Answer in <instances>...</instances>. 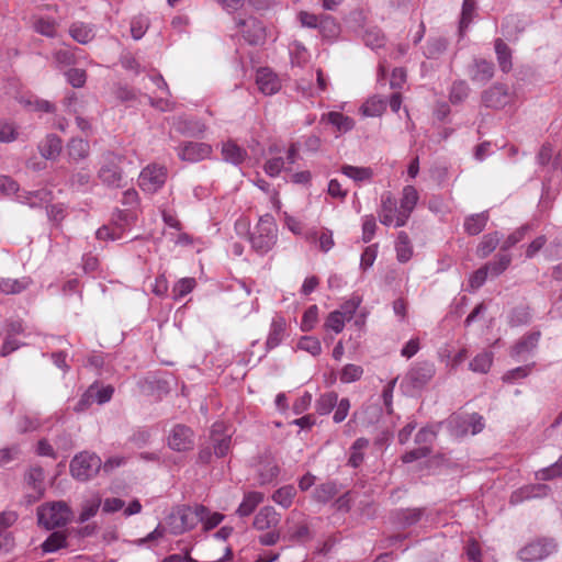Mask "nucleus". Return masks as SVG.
I'll list each match as a JSON object with an SVG mask.
<instances>
[{
	"label": "nucleus",
	"instance_id": "1",
	"mask_svg": "<svg viewBox=\"0 0 562 562\" xmlns=\"http://www.w3.org/2000/svg\"><path fill=\"white\" fill-rule=\"evenodd\" d=\"M278 240V226L272 215L265 214L249 234L251 248L259 255L269 252Z\"/></svg>",
	"mask_w": 562,
	"mask_h": 562
},
{
	"label": "nucleus",
	"instance_id": "2",
	"mask_svg": "<svg viewBox=\"0 0 562 562\" xmlns=\"http://www.w3.org/2000/svg\"><path fill=\"white\" fill-rule=\"evenodd\" d=\"M37 521L47 530L66 526L72 518V510L63 501L45 503L37 508Z\"/></svg>",
	"mask_w": 562,
	"mask_h": 562
},
{
	"label": "nucleus",
	"instance_id": "3",
	"mask_svg": "<svg viewBox=\"0 0 562 562\" xmlns=\"http://www.w3.org/2000/svg\"><path fill=\"white\" fill-rule=\"evenodd\" d=\"M101 468L102 461L100 457L87 451L76 454L69 465L71 476L81 482L94 477Z\"/></svg>",
	"mask_w": 562,
	"mask_h": 562
},
{
	"label": "nucleus",
	"instance_id": "4",
	"mask_svg": "<svg viewBox=\"0 0 562 562\" xmlns=\"http://www.w3.org/2000/svg\"><path fill=\"white\" fill-rule=\"evenodd\" d=\"M123 157L114 153H106L103 155L102 165L98 171L100 181L109 188H123L124 176L121 168Z\"/></svg>",
	"mask_w": 562,
	"mask_h": 562
},
{
	"label": "nucleus",
	"instance_id": "5",
	"mask_svg": "<svg viewBox=\"0 0 562 562\" xmlns=\"http://www.w3.org/2000/svg\"><path fill=\"white\" fill-rule=\"evenodd\" d=\"M435 373L436 368L432 362H415L405 374L402 385L411 391H419L432 380Z\"/></svg>",
	"mask_w": 562,
	"mask_h": 562
},
{
	"label": "nucleus",
	"instance_id": "6",
	"mask_svg": "<svg viewBox=\"0 0 562 562\" xmlns=\"http://www.w3.org/2000/svg\"><path fill=\"white\" fill-rule=\"evenodd\" d=\"M167 169L158 165L144 168L138 178V186L148 193L157 192L166 182Z\"/></svg>",
	"mask_w": 562,
	"mask_h": 562
},
{
	"label": "nucleus",
	"instance_id": "7",
	"mask_svg": "<svg viewBox=\"0 0 562 562\" xmlns=\"http://www.w3.org/2000/svg\"><path fill=\"white\" fill-rule=\"evenodd\" d=\"M481 100L484 106L498 110L510 102L512 94L506 85L494 83L482 92Z\"/></svg>",
	"mask_w": 562,
	"mask_h": 562
},
{
	"label": "nucleus",
	"instance_id": "8",
	"mask_svg": "<svg viewBox=\"0 0 562 562\" xmlns=\"http://www.w3.org/2000/svg\"><path fill=\"white\" fill-rule=\"evenodd\" d=\"M554 549L555 543L552 540L539 539L520 549L519 558L525 562H535L547 558Z\"/></svg>",
	"mask_w": 562,
	"mask_h": 562
},
{
	"label": "nucleus",
	"instance_id": "9",
	"mask_svg": "<svg viewBox=\"0 0 562 562\" xmlns=\"http://www.w3.org/2000/svg\"><path fill=\"white\" fill-rule=\"evenodd\" d=\"M177 150L179 158L188 162L201 161L212 154L211 145L198 142H184L178 146Z\"/></svg>",
	"mask_w": 562,
	"mask_h": 562
},
{
	"label": "nucleus",
	"instance_id": "10",
	"mask_svg": "<svg viewBox=\"0 0 562 562\" xmlns=\"http://www.w3.org/2000/svg\"><path fill=\"white\" fill-rule=\"evenodd\" d=\"M168 445L172 450L187 451L193 448V431L186 425H176L168 437Z\"/></svg>",
	"mask_w": 562,
	"mask_h": 562
},
{
	"label": "nucleus",
	"instance_id": "11",
	"mask_svg": "<svg viewBox=\"0 0 562 562\" xmlns=\"http://www.w3.org/2000/svg\"><path fill=\"white\" fill-rule=\"evenodd\" d=\"M418 201V193L413 186H406L403 189V195L401 199V205L398 210V215L396 216L395 227L404 226L412 212L414 211Z\"/></svg>",
	"mask_w": 562,
	"mask_h": 562
},
{
	"label": "nucleus",
	"instance_id": "12",
	"mask_svg": "<svg viewBox=\"0 0 562 562\" xmlns=\"http://www.w3.org/2000/svg\"><path fill=\"white\" fill-rule=\"evenodd\" d=\"M468 75L473 82L485 85L494 76V64L484 58H474L468 65Z\"/></svg>",
	"mask_w": 562,
	"mask_h": 562
},
{
	"label": "nucleus",
	"instance_id": "13",
	"mask_svg": "<svg viewBox=\"0 0 562 562\" xmlns=\"http://www.w3.org/2000/svg\"><path fill=\"white\" fill-rule=\"evenodd\" d=\"M238 25L243 26V37L250 45H259L265 42L266 29L261 21L255 18H249L247 20H240Z\"/></svg>",
	"mask_w": 562,
	"mask_h": 562
},
{
	"label": "nucleus",
	"instance_id": "14",
	"mask_svg": "<svg viewBox=\"0 0 562 562\" xmlns=\"http://www.w3.org/2000/svg\"><path fill=\"white\" fill-rule=\"evenodd\" d=\"M45 473L41 467H31L24 474L25 485L33 491L30 495L34 501L40 499L45 492Z\"/></svg>",
	"mask_w": 562,
	"mask_h": 562
},
{
	"label": "nucleus",
	"instance_id": "15",
	"mask_svg": "<svg viewBox=\"0 0 562 562\" xmlns=\"http://www.w3.org/2000/svg\"><path fill=\"white\" fill-rule=\"evenodd\" d=\"M256 83L258 89L266 95L274 94L281 88L278 76L269 68H260L257 70Z\"/></svg>",
	"mask_w": 562,
	"mask_h": 562
},
{
	"label": "nucleus",
	"instance_id": "16",
	"mask_svg": "<svg viewBox=\"0 0 562 562\" xmlns=\"http://www.w3.org/2000/svg\"><path fill=\"white\" fill-rule=\"evenodd\" d=\"M398 210L400 207H397L396 200L394 199L392 193H383L381 196V207L379 211L380 222L385 226H390L392 224L395 225L396 216L398 215Z\"/></svg>",
	"mask_w": 562,
	"mask_h": 562
},
{
	"label": "nucleus",
	"instance_id": "17",
	"mask_svg": "<svg viewBox=\"0 0 562 562\" xmlns=\"http://www.w3.org/2000/svg\"><path fill=\"white\" fill-rule=\"evenodd\" d=\"M223 429L224 425L222 423H216L213 425L211 430L213 452L217 458L225 457L231 448V435H223Z\"/></svg>",
	"mask_w": 562,
	"mask_h": 562
},
{
	"label": "nucleus",
	"instance_id": "18",
	"mask_svg": "<svg viewBox=\"0 0 562 562\" xmlns=\"http://www.w3.org/2000/svg\"><path fill=\"white\" fill-rule=\"evenodd\" d=\"M286 330L285 318L277 315L272 318L270 330L266 340L267 350L277 348L283 340Z\"/></svg>",
	"mask_w": 562,
	"mask_h": 562
},
{
	"label": "nucleus",
	"instance_id": "19",
	"mask_svg": "<svg viewBox=\"0 0 562 562\" xmlns=\"http://www.w3.org/2000/svg\"><path fill=\"white\" fill-rule=\"evenodd\" d=\"M280 516L272 506L262 507L254 518L252 526L257 530H266L276 527Z\"/></svg>",
	"mask_w": 562,
	"mask_h": 562
},
{
	"label": "nucleus",
	"instance_id": "20",
	"mask_svg": "<svg viewBox=\"0 0 562 562\" xmlns=\"http://www.w3.org/2000/svg\"><path fill=\"white\" fill-rule=\"evenodd\" d=\"M66 148L69 161L71 162H79L86 159L90 154L89 142L78 137L71 138Z\"/></svg>",
	"mask_w": 562,
	"mask_h": 562
},
{
	"label": "nucleus",
	"instance_id": "21",
	"mask_svg": "<svg viewBox=\"0 0 562 562\" xmlns=\"http://www.w3.org/2000/svg\"><path fill=\"white\" fill-rule=\"evenodd\" d=\"M550 488L546 484H531L521 487L517 492H515L510 497V503L516 504L524 499L543 497L547 496Z\"/></svg>",
	"mask_w": 562,
	"mask_h": 562
},
{
	"label": "nucleus",
	"instance_id": "22",
	"mask_svg": "<svg viewBox=\"0 0 562 562\" xmlns=\"http://www.w3.org/2000/svg\"><path fill=\"white\" fill-rule=\"evenodd\" d=\"M63 140L56 134H48L38 145V150L45 159L54 160L61 151Z\"/></svg>",
	"mask_w": 562,
	"mask_h": 562
},
{
	"label": "nucleus",
	"instance_id": "23",
	"mask_svg": "<svg viewBox=\"0 0 562 562\" xmlns=\"http://www.w3.org/2000/svg\"><path fill=\"white\" fill-rule=\"evenodd\" d=\"M175 127L177 132L186 136H199L205 131V125L192 117H179Z\"/></svg>",
	"mask_w": 562,
	"mask_h": 562
},
{
	"label": "nucleus",
	"instance_id": "24",
	"mask_svg": "<svg viewBox=\"0 0 562 562\" xmlns=\"http://www.w3.org/2000/svg\"><path fill=\"white\" fill-rule=\"evenodd\" d=\"M540 336V331H532L525 335L512 347L510 355L513 357H519L532 351L537 347Z\"/></svg>",
	"mask_w": 562,
	"mask_h": 562
},
{
	"label": "nucleus",
	"instance_id": "25",
	"mask_svg": "<svg viewBox=\"0 0 562 562\" xmlns=\"http://www.w3.org/2000/svg\"><path fill=\"white\" fill-rule=\"evenodd\" d=\"M263 494L261 492H248L244 495L243 502L239 504L236 514L239 517H247L251 515L257 506L263 502Z\"/></svg>",
	"mask_w": 562,
	"mask_h": 562
},
{
	"label": "nucleus",
	"instance_id": "26",
	"mask_svg": "<svg viewBox=\"0 0 562 562\" xmlns=\"http://www.w3.org/2000/svg\"><path fill=\"white\" fill-rule=\"evenodd\" d=\"M494 47L499 69L509 72L513 68L512 49L502 38L495 41Z\"/></svg>",
	"mask_w": 562,
	"mask_h": 562
},
{
	"label": "nucleus",
	"instance_id": "27",
	"mask_svg": "<svg viewBox=\"0 0 562 562\" xmlns=\"http://www.w3.org/2000/svg\"><path fill=\"white\" fill-rule=\"evenodd\" d=\"M490 215L487 211L472 214L464 220V231L471 236L479 235L486 226Z\"/></svg>",
	"mask_w": 562,
	"mask_h": 562
},
{
	"label": "nucleus",
	"instance_id": "28",
	"mask_svg": "<svg viewBox=\"0 0 562 562\" xmlns=\"http://www.w3.org/2000/svg\"><path fill=\"white\" fill-rule=\"evenodd\" d=\"M223 159L233 165L241 164L247 157V151L234 142H226L222 145Z\"/></svg>",
	"mask_w": 562,
	"mask_h": 562
},
{
	"label": "nucleus",
	"instance_id": "29",
	"mask_svg": "<svg viewBox=\"0 0 562 562\" xmlns=\"http://www.w3.org/2000/svg\"><path fill=\"white\" fill-rule=\"evenodd\" d=\"M327 120L333 126L337 128L340 133H347L351 131L355 126L353 119L340 113V112H328L322 116V121Z\"/></svg>",
	"mask_w": 562,
	"mask_h": 562
},
{
	"label": "nucleus",
	"instance_id": "30",
	"mask_svg": "<svg viewBox=\"0 0 562 562\" xmlns=\"http://www.w3.org/2000/svg\"><path fill=\"white\" fill-rule=\"evenodd\" d=\"M325 40L334 41L340 33V25L335 18L328 14L321 15V22L317 27Z\"/></svg>",
	"mask_w": 562,
	"mask_h": 562
},
{
	"label": "nucleus",
	"instance_id": "31",
	"mask_svg": "<svg viewBox=\"0 0 562 562\" xmlns=\"http://www.w3.org/2000/svg\"><path fill=\"white\" fill-rule=\"evenodd\" d=\"M337 494V483L334 481H328L317 485L313 491L312 497L317 503L326 504L327 502L333 499Z\"/></svg>",
	"mask_w": 562,
	"mask_h": 562
},
{
	"label": "nucleus",
	"instance_id": "32",
	"mask_svg": "<svg viewBox=\"0 0 562 562\" xmlns=\"http://www.w3.org/2000/svg\"><path fill=\"white\" fill-rule=\"evenodd\" d=\"M67 533L65 531H54L41 544L44 553H53L59 549L67 548Z\"/></svg>",
	"mask_w": 562,
	"mask_h": 562
},
{
	"label": "nucleus",
	"instance_id": "33",
	"mask_svg": "<svg viewBox=\"0 0 562 562\" xmlns=\"http://www.w3.org/2000/svg\"><path fill=\"white\" fill-rule=\"evenodd\" d=\"M448 45V40L442 36L431 37L426 43L424 55L429 59H436L447 50Z\"/></svg>",
	"mask_w": 562,
	"mask_h": 562
},
{
	"label": "nucleus",
	"instance_id": "34",
	"mask_svg": "<svg viewBox=\"0 0 562 562\" xmlns=\"http://www.w3.org/2000/svg\"><path fill=\"white\" fill-rule=\"evenodd\" d=\"M396 258L400 262H407L413 256V247L408 235L400 232L395 243Z\"/></svg>",
	"mask_w": 562,
	"mask_h": 562
},
{
	"label": "nucleus",
	"instance_id": "35",
	"mask_svg": "<svg viewBox=\"0 0 562 562\" xmlns=\"http://www.w3.org/2000/svg\"><path fill=\"white\" fill-rule=\"evenodd\" d=\"M341 172L355 182L370 181L373 177V171L370 167H356L344 165Z\"/></svg>",
	"mask_w": 562,
	"mask_h": 562
},
{
	"label": "nucleus",
	"instance_id": "36",
	"mask_svg": "<svg viewBox=\"0 0 562 562\" xmlns=\"http://www.w3.org/2000/svg\"><path fill=\"white\" fill-rule=\"evenodd\" d=\"M424 512L422 508H406L394 513L395 520L403 527H409L420 520Z\"/></svg>",
	"mask_w": 562,
	"mask_h": 562
},
{
	"label": "nucleus",
	"instance_id": "37",
	"mask_svg": "<svg viewBox=\"0 0 562 562\" xmlns=\"http://www.w3.org/2000/svg\"><path fill=\"white\" fill-rule=\"evenodd\" d=\"M27 279L0 278V293L19 294L29 286Z\"/></svg>",
	"mask_w": 562,
	"mask_h": 562
},
{
	"label": "nucleus",
	"instance_id": "38",
	"mask_svg": "<svg viewBox=\"0 0 562 562\" xmlns=\"http://www.w3.org/2000/svg\"><path fill=\"white\" fill-rule=\"evenodd\" d=\"M288 539L295 542H306L312 539V533L306 521L293 524L288 529Z\"/></svg>",
	"mask_w": 562,
	"mask_h": 562
},
{
	"label": "nucleus",
	"instance_id": "39",
	"mask_svg": "<svg viewBox=\"0 0 562 562\" xmlns=\"http://www.w3.org/2000/svg\"><path fill=\"white\" fill-rule=\"evenodd\" d=\"M69 34L80 44H87L94 37L93 29L80 22L71 24Z\"/></svg>",
	"mask_w": 562,
	"mask_h": 562
},
{
	"label": "nucleus",
	"instance_id": "40",
	"mask_svg": "<svg viewBox=\"0 0 562 562\" xmlns=\"http://www.w3.org/2000/svg\"><path fill=\"white\" fill-rule=\"evenodd\" d=\"M499 244V236L497 232L486 234L482 237V240L477 245L476 255L480 258H486L492 254L497 245Z\"/></svg>",
	"mask_w": 562,
	"mask_h": 562
},
{
	"label": "nucleus",
	"instance_id": "41",
	"mask_svg": "<svg viewBox=\"0 0 562 562\" xmlns=\"http://www.w3.org/2000/svg\"><path fill=\"white\" fill-rule=\"evenodd\" d=\"M90 181L91 172L86 168H80L70 175L68 183L72 190L81 191L89 186Z\"/></svg>",
	"mask_w": 562,
	"mask_h": 562
},
{
	"label": "nucleus",
	"instance_id": "42",
	"mask_svg": "<svg viewBox=\"0 0 562 562\" xmlns=\"http://www.w3.org/2000/svg\"><path fill=\"white\" fill-rule=\"evenodd\" d=\"M295 495L296 491L293 485H284L272 494V499L283 508H289L292 505Z\"/></svg>",
	"mask_w": 562,
	"mask_h": 562
},
{
	"label": "nucleus",
	"instance_id": "43",
	"mask_svg": "<svg viewBox=\"0 0 562 562\" xmlns=\"http://www.w3.org/2000/svg\"><path fill=\"white\" fill-rule=\"evenodd\" d=\"M531 321L530 308L525 305L514 307L508 315V324L512 327L527 325Z\"/></svg>",
	"mask_w": 562,
	"mask_h": 562
},
{
	"label": "nucleus",
	"instance_id": "44",
	"mask_svg": "<svg viewBox=\"0 0 562 562\" xmlns=\"http://www.w3.org/2000/svg\"><path fill=\"white\" fill-rule=\"evenodd\" d=\"M338 394L334 391L322 394L316 401L315 408L319 415H328L337 405Z\"/></svg>",
	"mask_w": 562,
	"mask_h": 562
},
{
	"label": "nucleus",
	"instance_id": "45",
	"mask_svg": "<svg viewBox=\"0 0 562 562\" xmlns=\"http://www.w3.org/2000/svg\"><path fill=\"white\" fill-rule=\"evenodd\" d=\"M493 362V355L488 351L477 353L469 363L470 370L477 373H486Z\"/></svg>",
	"mask_w": 562,
	"mask_h": 562
},
{
	"label": "nucleus",
	"instance_id": "46",
	"mask_svg": "<svg viewBox=\"0 0 562 562\" xmlns=\"http://www.w3.org/2000/svg\"><path fill=\"white\" fill-rule=\"evenodd\" d=\"M470 93V87L464 80H457L452 83L449 100L452 104L462 103Z\"/></svg>",
	"mask_w": 562,
	"mask_h": 562
},
{
	"label": "nucleus",
	"instance_id": "47",
	"mask_svg": "<svg viewBox=\"0 0 562 562\" xmlns=\"http://www.w3.org/2000/svg\"><path fill=\"white\" fill-rule=\"evenodd\" d=\"M510 261H512L510 255L498 254L496 256V260L491 261L484 266H485V268H487V271L492 277H498L509 267Z\"/></svg>",
	"mask_w": 562,
	"mask_h": 562
},
{
	"label": "nucleus",
	"instance_id": "48",
	"mask_svg": "<svg viewBox=\"0 0 562 562\" xmlns=\"http://www.w3.org/2000/svg\"><path fill=\"white\" fill-rule=\"evenodd\" d=\"M279 467L273 461H267L260 464L259 468V484L266 485L272 482L279 475Z\"/></svg>",
	"mask_w": 562,
	"mask_h": 562
},
{
	"label": "nucleus",
	"instance_id": "49",
	"mask_svg": "<svg viewBox=\"0 0 562 562\" xmlns=\"http://www.w3.org/2000/svg\"><path fill=\"white\" fill-rule=\"evenodd\" d=\"M101 503H102V501L99 496H97L92 499L86 501L82 504V508H81V512L78 517V522L83 524V522L88 521L90 518H92L93 516H95L101 506Z\"/></svg>",
	"mask_w": 562,
	"mask_h": 562
},
{
	"label": "nucleus",
	"instance_id": "50",
	"mask_svg": "<svg viewBox=\"0 0 562 562\" xmlns=\"http://www.w3.org/2000/svg\"><path fill=\"white\" fill-rule=\"evenodd\" d=\"M386 109V103L384 100L372 97L361 106L362 113L366 116H379L381 115Z\"/></svg>",
	"mask_w": 562,
	"mask_h": 562
},
{
	"label": "nucleus",
	"instance_id": "51",
	"mask_svg": "<svg viewBox=\"0 0 562 562\" xmlns=\"http://www.w3.org/2000/svg\"><path fill=\"white\" fill-rule=\"evenodd\" d=\"M196 282L193 278L180 279L173 286L172 293L175 300H180L189 294L195 286Z\"/></svg>",
	"mask_w": 562,
	"mask_h": 562
},
{
	"label": "nucleus",
	"instance_id": "52",
	"mask_svg": "<svg viewBox=\"0 0 562 562\" xmlns=\"http://www.w3.org/2000/svg\"><path fill=\"white\" fill-rule=\"evenodd\" d=\"M363 374V369L357 364H346L340 373V381L342 383H351L361 379Z\"/></svg>",
	"mask_w": 562,
	"mask_h": 562
},
{
	"label": "nucleus",
	"instance_id": "53",
	"mask_svg": "<svg viewBox=\"0 0 562 562\" xmlns=\"http://www.w3.org/2000/svg\"><path fill=\"white\" fill-rule=\"evenodd\" d=\"M530 225L526 224L514 231L503 243L502 250L506 251L509 248L514 247L520 240H522L526 234L530 231Z\"/></svg>",
	"mask_w": 562,
	"mask_h": 562
},
{
	"label": "nucleus",
	"instance_id": "54",
	"mask_svg": "<svg viewBox=\"0 0 562 562\" xmlns=\"http://www.w3.org/2000/svg\"><path fill=\"white\" fill-rule=\"evenodd\" d=\"M537 479L539 480H552L554 477L562 476V456L559 458V460L551 464L548 468L541 469L536 473Z\"/></svg>",
	"mask_w": 562,
	"mask_h": 562
},
{
	"label": "nucleus",
	"instance_id": "55",
	"mask_svg": "<svg viewBox=\"0 0 562 562\" xmlns=\"http://www.w3.org/2000/svg\"><path fill=\"white\" fill-rule=\"evenodd\" d=\"M297 348L310 352L313 356H318L322 352L321 341L316 337L304 336L300 339Z\"/></svg>",
	"mask_w": 562,
	"mask_h": 562
},
{
	"label": "nucleus",
	"instance_id": "56",
	"mask_svg": "<svg viewBox=\"0 0 562 562\" xmlns=\"http://www.w3.org/2000/svg\"><path fill=\"white\" fill-rule=\"evenodd\" d=\"M346 322L347 319L344 317L342 313L334 311L328 314L324 326L325 328L331 329L338 334L344 329Z\"/></svg>",
	"mask_w": 562,
	"mask_h": 562
},
{
	"label": "nucleus",
	"instance_id": "57",
	"mask_svg": "<svg viewBox=\"0 0 562 562\" xmlns=\"http://www.w3.org/2000/svg\"><path fill=\"white\" fill-rule=\"evenodd\" d=\"M65 75H66L67 81L74 88H81L86 83L87 74L83 69L70 68L68 71H66Z\"/></svg>",
	"mask_w": 562,
	"mask_h": 562
},
{
	"label": "nucleus",
	"instance_id": "58",
	"mask_svg": "<svg viewBox=\"0 0 562 562\" xmlns=\"http://www.w3.org/2000/svg\"><path fill=\"white\" fill-rule=\"evenodd\" d=\"M317 316H318L317 306L316 305L310 306L305 311V313L302 317L301 329L303 331H310L311 329H313L317 322Z\"/></svg>",
	"mask_w": 562,
	"mask_h": 562
},
{
	"label": "nucleus",
	"instance_id": "59",
	"mask_svg": "<svg viewBox=\"0 0 562 562\" xmlns=\"http://www.w3.org/2000/svg\"><path fill=\"white\" fill-rule=\"evenodd\" d=\"M475 10V3L473 0H464L462 4L461 20H460V32L469 26L472 21L473 13Z\"/></svg>",
	"mask_w": 562,
	"mask_h": 562
},
{
	"label": "nucleus",
	"instance_id": "60",
	"mask_svg": "<svg viewBox=\"0 0 562 562\" xmlns=\"http://www.w3.org/2000/svg\"><path fill=\"white\" fill-rule=\"evenodd\" d=\"M363 41L367 46L371 48H379L384 45V36L380 30H367L363 35Z\"/></svg>",
	"mask_w": 562,
	"mask_h": 562
},
{
	"label": "nucleus",
	"instance_id": "61",
	"mask_svg": "<svg viewBox=\"0 0 562 562\" xmlns=\"http://www.w3.org/2000/svg\"><path fill=\"white\" fill-rule=\"evenodd\" d=\"M34 30L41 35L47 37H55L56 24L52 20L38 19L34 23Z\"/></svg>",
	"mask_w": 562,
	"mask_h": 562
},
{
	"label": "nucleus",
	"instance_id": "62",
	"mask_svg": "<svg viewBox=\"0 0 562 562\" xmlns=\"http://www.w3.org/2000/svg\"><path fill=\"white\" fill-rule=\"evenodd\" d=\"M16 127L9 122L0 121V143H11L18 138Z\"/></svg>",
	"mask_w": 562,
	"mask_h": 562
},
{
	"label": "nucleus",
	"instance_id": "63",
	"mask_svg": "<svg viewBox=\"0 0 562 562\" xmlns=\"http://www.w3.org/2000/svg\"><path fill=\"white\" fill-rule=\"evenodd\" d=\"M376 231V222L373 215H366L362 224V240L369 243L374 237Z\"/></svg>",
	"mask_w": 562,
	"mask_h": 562
},
{
	"label": "nucleus",
	"instance_id": "64",
	"mask_svg": "<svg viewBox=\"0 0 562 562\" xmlns=\"http://www.w3.org/2000/svg\"><path fill=\"white\" fill-rule=\"evenodd\" d=\"M431 453V449L430 447L428 446H422V447H418L416 449H413L411 451H407L405 452L403 456H402V461L404 463H411L413 461H416V460H419V459H423V458H426L428 457L429 454Z\"/></svg>",
	"mask_w": 562,
	"mask_h": 562
}]
</instances>
